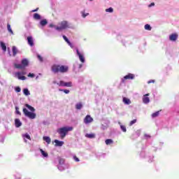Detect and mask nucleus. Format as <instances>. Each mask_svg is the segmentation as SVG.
<instances>
[{
  "label": "nucleus",
  "mask_w": 179,
  "mask_h": 179,
  "mask_svg": "<svg viewBox=\"0 0 179 179\" xmlns=\"http://www.w3.org/2000/svg\"><path fill=\"white\" fill-rule=\"evenodd\" d=\"M51 69L54 73H59V72L60 73H66V72L69 71V67L68 66L54 64L52 66Z\"/></svg>",
  "instance_id": "1"
},
{
  "label": "nucleus",
  "mask_w": 179,
  "mask_h": 179,
  "mask_svg": "<svg viewBox=\"0 0 179 179\" xmlns=\"http://www.w3.org/2000/svg\"><path fill=\"white\" fill-rule=\"evenodd\" d=\"M73 127H62L57 129V132L60 135V138L61 139H64V138H65L66 136V134H68V132H69V131H73Z\"/></svg>",
  "instance_id": "2"
},
{
  "label": "nucleus",
  "mask_w": 179,
  "mask_h": 179,
  "mask_svg": "<svg viewBox=\"0 0 179 179\" xmlns=\"http://www.w3.org/2000/svg\"><path fill=\"white\" fill-rule=\"evenodd\" d=\"M59 27H55L56 30H59L60 31L61 30H65V29H68V22L66 21H62V22L59 23Z\"/></svg>",
  "instance_id": "3"
},
{
  "label": "nucleus",
  "mask_w": 179,
  "mask_h": 179,
  "mask_svg": "<svg viewBox=\"0 0 179 179\" xmlns=\"http://www.w3.org/2000/svg\"><path fill=\"white\" fill-rule=\"evenodd\" d=\"M25 117H28L30 120H34L36 118V113L29 112L26 108L22 110Z\"/></svg>",
  "instance_id": "4"
},
{
  "label": "nucleus",
  "mask_w": 179,
  "mask_h": 179,
  "mask_svg": "<svg viewBox=\"0 0 179 179\" xmlns=\"http://www.w3.org/2000/svg\"><path fill=\"white\" fill-rule=\"evenodd\" d=\"M57 85L58 86H62L63 87H72V82L66 83L64 81L61 80L59 83H57Z\"/></svg>",
  "instance_id": "5"
},
{
  "label": "nucleus",
  "mask_w": 179,
  "mask_h": 179,
  "mask_svg": "<svg viewBox=\"0 0 179 179\" xmlns=\"http://www.w3.org/2000/svg\"><path fill=\"white\" fill-rule=\"evenodd\" d=\"M22 75H24V73L21 72H16L15 73V78H17L20 80H26V76Z\"/></svg>",
  "instance_id": "6"
},
{
  "label": "nucleus",
  "mask_w": 179,
  "mask_h": 179,
  "mask_svg": "<svg viewBox=\"0 0 179 179\" xmlns=\"http://www.w3.org/2000/svg\"><path fill=\"white\" fill-rule=\"evenodd\" d=\"M91 122H93V117H92L90 115H87L84 118V123L87 124H90Z\"/></svg>",
  "instance_id": "7"
},
{
  "label": "nucleus",
  "mask_w": 179,
  "mask_h": 179,
  "mask_svg": "<svg viewBox=\"0 0 179 179\" xmlns=\"http://www.w3.org/2000/svg\"><path fill=\"white\" fill-rule=\"evenodd\" d=\"M178 38V34H172L169 36V40L171 41H176Z\"/></svg>",
  "instance_id": "8"
},
{
  "label": "nucleus",
  "mask_w": 179,
  "mask_h": 179,
  "mask_svg": "<svg viewBox=\"0 0 179 179\" xmlns=\"http://www.w3.org/2000/svg\"><path fill=\"white\" fill-rule=\"evenodd\" d=\"M76 52H77V55L79 57L80 61L83 62V64L85 63V57L82 54H80V52H79V49H76Z\"/></svg>",
  "instance_id": "9"
},
{
  "label": "nucleus",
  "mask_w": 179,
  "mask_h": 179,
  "mask_svg": "<svg viewBox=\"0 0 179 179\" xmlns=\"http://www.w3.org/2000/svg\"><path fill=\"white\" fill-rule=\"evenodd\" d=\"M124 80L135 79V75L132 73H129L128 75L124 77Z\"/></svg>",
  "instance_id": "10"
},
{
  "label": "nucleus",
  "mask_w": 179,
  "mask_h": 179,
  "mask_svg": "<svg viewBox=\"0 0 179 179\" xmlns=\"http://www.w3.org/2000/svg\"><path fill=\"white\" fill-rule=\"evenodd\" d=\"M148 96H149V94H145L144 96L143 97V101L145 104H148V103H149V101H150V99H149V97H148Z\"/></svg>",
  "instance_id": "11"
},
{
  "label": "nucleus",
  "mask_w": 179,
  "mask_h": 179,
  "mask_svg": "<svg viewBox=\"0 0 179 179\" xmlns=\"http://www.w3.org/2000/svg\"><path fill=\"white\" fill-rule=\"evenodd\" d=\"M27 41H28V44H29L31 47H33V45H34V42L33 41V37H31V36H28V37H27Z\"/></svg>",
  "instance_id": "12"
},
{
  "label": "nucleus",
  "mask_w": 179,
  "mask_h": 179,
  "mask_svg": "<svg viewBox=\"0 0 179 179\" xmlns=\"http://www.w3.org/2000/svg\"><path fill=\"white\" fill-rule=\"evenodd\" d=\"M15 124L16 128H20V127H22V122H20V120H19V119H15Z\"/></svg>",
  "instance_id": "13"
},
{
  "label": "nucleus",
  "mask_w": 179,
  "mask_h": 179,
  "mask_svg": "<svg viewBox=\"0 0 179 179\" xmlns=\"http://www.w3.org/2000/svg\"><path fill=\"white\" fill-rule=\"evenodd\" d=\"M12 52H13V57H16V54L19 52V50H17V48H16V46H13Z\"/></svg>",
  "instance_id": "14"
},
{
  "label": "nucleus",
  "mask_w": 179,
  "mask_h": 179,
  "mask_svg": "<svg viewBox=\"0 0 179 179\" xmlns=\"http://www.w3.org/2000/svg\"><path fill=\"white\" fill-rule=\"evenodd\" d=\"M14 67L16 68V69H24L23 64H14Z\"/></svg>",
  "instance_id": "15"
},
{
  "label": "nucleus",
  "mask_w": 179,
  "mask_h": 179,
  "mask_svg": "<svg viewBox=\"0 0 179 179\" xmlns=\"http://www.w3.org/2000/svg\"><path fill=\"white\" fill-rule=\"evenodd\" d=\"M43 141H45V143H48V145H50L51 143V138L49 136H43Z\"/></svg>",
  "instance_id": "16"
},
{
  "label": "nucleus",
  "mask_w": 179,
  "mask_h": 179,
  "mask_svg": "<svg viewBox=\"0 0 179 179\" xmlns=\"http://www.w3.org/2000/svg\"><path fill=\"white\" fill-rule=\"evenodd\" d=\"M25 107H27V108H29V110L30 111H31L32 113H34V111H36V109L34 108H33V106L26 103L25 104Z\"/></svg>",
  "instance_id": "17"
},
{
  "label": "nucleus",
  "mask_w": 179,
  "mask_h": 179,
  "mask_svg": "<svg viewBox=\"0 0 179 179\" xmlns=\"http://www.w3.org/2000/svg\"><path fill=\"white\" fill-rule=\"evenodd\" d=\"M55 146H62L64 145V141L55 140Z\"/></svg>",
  "instance_id": "18"
},
{
  "label": "nucleus",
  "mask_w": 179,
  "mask_h": 179,
  "mask_svg": "<svg viewBox=\"0 0 179 179\" xmlns=\"http://www.w3.org/2000/svg\"><path fill=\"white\" fill-rule=\"evenodd\" d=\"M22 65L24 66V68L25 66H27V65H29V61L27 59H24L22 60Z\"/></svg>",
  "instance_id": "19"
},
{
  "label": "nucleus",
  "mask_w": 179,
  "mask_h": 179,
  "mask_svg": "<svg viewBox=\"0 0 179 179\" xmlns=\"http://www.w3.org/2000/svg\"><path fill=\"white\" fill-rule=\"evenodd\" d=\"M63 38L66 41V43H67V44H69V45H70V47H72V43H71V41H69V39H68L66 36L64 35Z\"/></svg>",
  "instance_id": "20"
},
{
  "label": "nucleus",
  "mask_w": 179,
  "mask_h": 179,
  "mask_svg": "<svg viewBox=\"0 0 179 179\" xmlns=\"http://www.w3.org/2000/svg\"><path fill=\"white\" fill-rule=\"evenodd\" d=\"M85 136L86 138H89L90 139H93L96 138V135H94V134H87Z\"/></svg>",
  "instance_id": "21"
},
{
  "label": "nucleus",
  "mask_w": 179,
  "mask_h": 179,
  "mask_svg": "<svg viewBox=\"0 0 179 179\" xmlns=\"http://www.w3.org/2000/svg\"><path fill=\"white\" fill-rule=\"evenodd\" d=\"M160 111H162V110H158L154 113L152 114V118H156V117H159V114H160Z\"/></svg>",
  "instance_id": "22"
},
{
  "label": "nucleus",
  "mask_w": 179,
  "mask_h": 179,
  "mask_svg": "<svg viewBox=\"0 0 179 179\" xmlns=\"http://www.w3.org/2000/svg\"><path fill=\"white\" fill-rule=\"evenodd\" d=\"M48 22L45 19L42 20H41V22H40L41 26H43V27H44V26H45L46 24H48Z\"/></svg>",
  "instance_id": "23"
},
{
  "label": "nucleus",
  "mask_w": 179,
  "mask_h": 179,
  "mask_svg": "<svg viewBox=\"0 0 179 179\" xmlns=\"http://www.w3.org/2000/svg\"><path fill=\"white\" fill-rule=\"evenodd\" d=\"M123 103H124L125 104L129 105L131 103V100H129V99L124 97L123 98Z\"/></svg>",
  "instance_id": "24"
},
{
  "label": "nucleus",
  "mask_w": 179,
  "mask_h": 179,
  "mask_svg": "<svg viewBox=\"0 0 179 179\" xmlns=\"http://www.w3.org/2000/svg\"><path fill=\"white\" fill-rule=\"evenodd\" d=\"M83 107V105L82 104V103H76V110H82Z\"/></svg>",
  "instance_id": "25"
},
{
  "label": "nucleus",
  "mask_w": 179,
  "mask_h": 179,
  "mask_svg": "<svg viewBox=\"0 0 179 179\" xmlns=\"http://www.w3.org/2000/svg\"><path fill=\"white\" fill-rule=\"evenodd\" d=\"M23 93L25 96H30V91L27 88L23 90Z\"/></svg>",
  "instance_id": "26"
},
{
  "label": "nucleus",
  "mask_w": 179,
  "mask_h": 179,
  "mask_svg": "<svg viewBox=\"0 0 179 179\" xmlns=\"http://www.w3.org/2000/svg\"><path fill=\"white\" fill-rule=\"evenodd\" d=\"M1 48L4 51V52H6V45L3 42H1Z\"/></svg>",
  "instance_id": "27"
},
{
  "label": "nucleus",
  "mask_w": 179,
  "mask_h": 179,
  "mask_svg": "<svg viewBox=\"0 0 179 179\" xmlns=\"http://www.w3.org/2000/svg\"><path fill=\"white\" fill-rule=\"evenodd\" d=\"M40 152L43 157H48V153L43 151V149H40Z\"/></svg>",
  "instance_id": "28"
},
{
  "label": "nucleus",
  "mask_w": 179,
  "mask_h": 179,
  "mask_svg": "<svg viewBox=\"0 0 179 179\" xmlns=\"http://www.w3.org/2000/svg\"><path fill=\"white\" fill-rule=\"evenodd\" d=\"M34 18L36 19V20H40V19H41V16L38 13H35L34 15Z\"/></svg>",
  "instance_id": "29"
},
{
  "label": "nucleus",
  "mask_w": 179,
  "mask_h": 179,
  "mask_svg": "<svg viewBox=\"0 0 179 179\" xmlns=\"http://www.w3.org/2000/svg\"><path fill=\"white\" fill-rule=\"evenodd\" d=\"M22 138H26L27 139H29V141H31V137H30V135L27 133L22 134Z\"/></svg>",
  "instance_id": "30"
},
{
  "label": "nucleus",
  "mask_w": 179,
  "mask_h": 179,
  "mask_svg": "<svg viewBox=\"0 0 179 179\" xmlns=\"http://www.w3.org/2000/svg\"><path fill=\"white\" fill-rule=\"evenodd\" d=\"M7 29L10 34H13V31L12 30V28H10V25L9 24H7Z\"/></svg>",
  "instance_id": "31"
},
{
  "label": "nucleus",
  "mask_w": 179,
  "mask_h": 179,
  "mask_svg": "<svg viewBox=\"0 0 179 179\" xmlns=\"http://www.w3.org/2000/svg\"><path fill=\"white\" fill-rule=\"evenodd\" d=\"M114 141H113V140L111 139H106L105 141V143L106 145H111V143H113Z\"/></svg>",
  "instance_id": "32"
},
{
  "label": "nucleus",
  "mask_w": 179,
  "mask_h": 179,
  "mask_svg": "<svg viewBox=\"0 0 179 179\" xmlns=\"http://www.w3.org/2000/svg\"><path fill=\"white\" fill-rule=\"evenodd\" d=\"M15 114H17V115H22V113L19 111V107L17 106L15 107Z\"/></svg>",
  "instance_id": "33"
},
{
  "label": "nucleus",
  "mask_w": 179,
  "mask_h": 179,
  "mask_svg": "<svg viewBox=\"0 0 179 179\" xmlns=\"http://www.w3.org/2000/svg\"><path fill=\"white\" fill-rule=\"evenodd\" d=\"M120 128L123 132H127V127H125V125L121 124Z\"/></svg>",
  "instance_id": "34"
},
{
  "label": "nucleus",
  "mask_w": 179,
  "mask_h": 179,
  "mask_svg": "<svg viewBox=\"0 0 179 179\" xmlns=\"http://www.w3.org/2000/svg\"><path fill=\"white\" fill-rule=\"evenodd\" d=\"M106 12H109V13H113L114 12V9H113V8H109L106 9Z\"/></svg>",
  "instance_id": "35"
},
{
  "label": "nucleus",
  "mask_w": 179,
  "mask_h": 179,
  "mask_svg": "<svg viewBox=\"0 0 179 179\" xmlns=\"http://www.w3.org/2000/svg\"><path fill=\"white\" fill-rule=\"evenodd\" d=\"M145 30H152V27H150V24H147L145 25Z\"/></svg>",
  "instance_id": "36"
},
{
  "label": "nucleus",
  "mask_w": 179,
  "mask_h": 179,
  "mask_svg": "<svg viewBox=\"0 0 179 179\" xmlns=\"http://www.w3.org/2000/svg\"><path fill=\"white\" fill-rule=\"evenodd\" d=\"M134 124H136V119H134V120H131V121L129 122V126H130V127H132V125H134Z\"/></svg>",
  "instance_id": "37"
},
{
  "label": "nucleus",
  "mask_w": 179,
  "mask_h": 179,
  "mask_svg": "<svg viewBox=\"0 0 179 179\" xmlns=\"http://www.w3.org/2000/svg\"><path fill=\"white\" fill-rule=\"evenodd\" d=\"M15 90L17 93H20V92L22 91V89L20 88V87H16L15 88Z\"/></svg>",
  "instance_id": "38"
},
{
  "label": "nucleus",
  "mask_w": 179,
  "mask_h": 179,
  "mask_svg": "<svg viewBox=\"0 0 179 179\" xmlns=\"http://www.w3.org/2000/svg\"><path fill=\"white\" fill-rule=\"evenodd\" d=\"M60 92H64L66 94H69V90H59Z\"/></svg>",
  "instance_id": "39"
},
{
  "label": "nucleus",
  "mask_w": 179,
  "mask_h": 179,
  "mask_svg": "<svg viewBox=\"0 0 179 179\" xmlns=\"http://www.w3.org/2000/svg\"><path fill=\"white\" fill-rule=\"evenodd\" d=\"M59 164H64V163H65V160L62 158H59Z\"/></svg>",
  "instance_id": "40"
},
{
  "label": "nucleus",
  "mask_w": 179,
  "mask_h": 179,
  "mask_svg": "<svg viewBox=\"0 0 179 179\" xmlns=\"http://www.w3.org/2000/svg\"><path fill=\"white\" fill-rule=\"evenodd\" d=\"M83 17H86L88 16L89 13H85V11L81 12Z\"/></svg>",
  "instance_id": "41"
},
{
  "label": "nucleus",
  "mask_w": 179,
  "mask_h": 179,
  "mask_svg": "<svg viewBox=\"0 0 179 179\" xmlns=\"http://www.w3.org/2000/svg\"><path fill=\"white\" fill-rule=\"evenodd\" d=\"M37 58H38V59H39V61H40L41 62H43V57H41V55H37Z\"/></svg>",
  "instance_id": "42"
},
{
  "label": "nucleus",
  "mask_w": 179,
  "mask_h": 179,
  "mask_svg": "<svg viewBox=\"0 0 179 179\" xmlns=\"http://www.w3.org/2000/svg\"><path fill=\"white\" fill-rule=\"evenodd\" d=\"M28 77H29V78H34V73H29L28 74Z\"/></svg>",
  "instance_id": "43"
},
{
  "label": "nucleus",
  "mask_w": 179,
  "mask_h": 179,
  "mask_svg": "<svg viewBox=\"0 0 179 179\" xmlns=\"http://www.w3.org/2000/svg\"><path fill=\"white\" fill-rule=\"evenodd\" d=\"M73 159H74L75 162H79V158H78L76 156H74Z\"/></svg>",
  "instance_id": "44"
},
{
  "label": "nucleus",
  "mask_w": 179,
  "mask_h": 179,
  "mask_svg": "<svg viewBox=\"0 0 179 179\" xmlns=\"http://www.w3.org/2000/svg\"><path fill=\"white\" fill-rule=\"evenodd\" d=\"M148 84L155 83V80H150L148 82Z\"/></svg>",
  "instance_id": "45"
},
{
  "label": "nucleus",
  "mask_w": 179,
  "mask_h": 179,
  "mask_svg": "<svg viewBox=\"0 0 179 179\" xmlns=\"http://www.w3.org/2000/svg\"><path fill=\"white\" fill-rule=\"evenodd\" d=\"M150 8L152 7V6H155V3H151L150 5H149Z\"/></svg>",
  "instance_id": "46"
},
{
  "label": "nucleus",
  "mask_w": 179,
  "mask_h": 179,
  "mask_svg": "<svg viewBox=\"0 0 179 179\" xmlns=\"http://www.w3.org/2000/svg\"><path fill=\"white\" fill-rule=\"evenodd\" d=\"M82 66H83V64H79V65H78L79 69H80V68H82Z\"/></svg>",
  "instance_id": "47"
},
{
  "label": "nucleus",
  "mask_w": 179,
  "mask_h": 179,
  "mask_svg": "<svg viewBox=\"0 0 179 179\" xmlns=\"http://www.w3.org/2000/svg\"><path fill=\"white\" fill-rule=\"evenodd\" d=\"M38 10V8H36L35 10H33L32 12H37Z\"/></svg>",
  "instance_id": "48"
},
{
  "label": "nucleus",
  "mask_w": 179,
  "mask_h": 179,
  "mask_svg": "<svg viewBox=\"0 0 179 179\" xmlns=\"http://www.w3.org/2000/svg\"><path fill=\"white\" fill-rule=\"evenodd\" d=\"M50 27H54V24H50Z\"/></svg>",
  "instance_id": "49"
},
{
  "label": "nucleus",
  "mask_w": 179,
  "mask_h": 179,
  "mask_svg": "<svg viewBox=\"0 0 179 179\" xmlns=\"http://www.w3.org/2000/svg\"><path fill=\"white\" fill-rule=\"evenodd\" d=\"M53 83H55H55H57V82H55H55H53Z\"/></svg>",
  "instance_id": "50"
},
{
  "label": "nucleus",
  "mask_w": 179,
  "mask_h": 179,
  "mask_svg": "<svg viewBox=\"0 0 179 179\" xmlns=\"http://www.w3.org/2000/svg\"><path fill=\"white\" fill-rule=\"evenodd\" d=\"M25 142H27V141L25 140Z\"/></svg>",
  "instance_id": "51"
},
{
  "label": "nucleus",
  "mask_w": 179,
  "mask_h": 179,
  "mask_svg": "<svg viewBox=\"0 0 179 179\" xmlns=\"http://www.w3.org/2000/svg\"><path fill=\"white\" fill-rule=\"evenodd\" d=\"M90 1H93V0H90Z\"/></svg>",
  "instance_id": "52"
}]
</instances>
